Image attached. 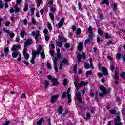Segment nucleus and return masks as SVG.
<instances>
[{
	"mask_svg": "<svg viewBox=\"0 0 125 125\" xmlns=\"http://www.w3.org/2000/svg\"><path fill=\"white\" fill-rule=\"evenodd\" d=\"M87 31L89 32V38L86 39L85 40V44H88L90 42V40H93L94 37V34H93V31H92V27L89 26L87 29Z\"/></svg>",
	"mask_w": 125,
	"mask_h": 125,
	"instance_id": "obj_1",
	"label": "nucleus"
},
{
	"mask_svg": "<svg viewBox=\"0 0 125 125\" xmlns=\"http://www.w3.org/2000/svg\"><path fill=\"white\" fill-rule=\"evenodd\" d=\"M28 9H29V4H28V3H25L24 7L23 8V11L24 12L28 11Z\"/></svg>",
	"mask_w": 125,
	"mask_h": 125,
	"instance_id": "obj_22",
	"label": "nucleus"
},
{
	"mask_svg": "<svg viewBox=\"0 0 125 125\" xmlns=\"http://www.w3.org/2000/svg\"><path fill=\"white\" fill-rule=\"evenodd\" d=\"M51 117H49L48 119V124L49 125H51Z\"/></svg>",
	"mask_w": 125,
	"mask_h": 125,
	"instance_id": "obj_62",
	"label": "nucleus"
},
{
	"mask_svg": "<svg viewBox=\"0 0 125 125\" xmlns=\"http://www.w3.org/2000/svg\"><path fill=\"white\" fill-rule=\"evenodd\" d=\"M90 67L89 66V64L88 63L85 64V68L86 69V70H88Z\"/></svg>",
	"mask_w": 125,
	"mask_h": 125,
	"instance_id": "obj_61",
	"label": "nucleus"
},
{
	"mask_svg": "<svg viewBox=\"0 0 125 125\" xmlns=\"http://www.w3.org/2000/svg\"><path fill=\"white\" fill-rule=\"evenodd\" d=\"M102 4H106L108 6L110 5V2H109V0H104L101 2Z\"/></svg>",
	"mask_w": 125,
	"mask_h": 125,
	"instance_id": "obj_20",
	"label": "nucleus"
},
{
	"mask_svg": "<svg viewBox=\"0 0 125 125\" xmlns=\"http://www.w3.org/2000/svg\"><path fill=\"white\" fill-rule=\"evenodd\" d=\"M114 125H123V124L122 123V122H118L117 121V120H115V122H114Z\"/></svg>",
	"mask_w": 125,
	"mask_h": 125,
	"instance_id": "obj_44",
	"label": "nucleus"
},
{
	"mask_svg": "<svg viewBox=\"0 0 125 125\" xmlns=\"http://www.w3.org/2000/svg\"><path fill=\"white\" fill-rule=\"evenodd\" d=\"M57 61H58V59L56 57L54 58L53 60L54 65H57Z\"/></svg>",
	"mask_w": 125,
	"mask_h": 125,
	"instance_id": "obj_48",
	"label": "nucleus"
},
{
	"mask_svg": "<svg viewBox=\"0 0 125 125\" xmlns=\"http://www.w3.org/2000/svg\"><path fill=\"white\" fill-rule=\"evenodd\" d=\"M71 95H67V97L68 99V103L70 104V103H72V97H71Z\"/></svg>",
	"mask_w": 125,
	"mask_h": 125,
	"instance_id": "obj_24",
	"label": "nucleus"
},
{
	"mask_svg": "<svg viewBox=\"0 0 125 125\" xmlns=\"http://www.w3.org/2000/svg\"><path fill=\"white\" fill-rule=\"evenodd\" d=\"M99 21H102V20H103L104 18H105V17H104V15L103 13H99Z\"/></svg>",
	"mask_w": 125,
	"mask_h": 125,
	"instance_id": "obj_25",
	"label": "nucleus"
},
{
	"mask_svg": "<svg viewBox=\"0 0 125 125\" xmlns=\"http://www.w3.org/2000/svg\"><path fill=\"white\" fill-rule=\"evenodd\" d=\"M116 59L118 60L122 58V55L120 53H117L116 55Z\"/></svg>",
	"mask_w": 125,
	"mask_h": 125,
	"instance_id": "obj_47",
	"label": "nucleus"
},
{
	"mask_svg": "<svg viewBox=\"0 0 125 125\" xmlns=\"http://www.w3.org/2000/svg\"><path fill=\"white\" fill-rule=\"evenodd\" d=\"M88 84V82L81 81L80 83H78L75 86L77 90H79L80 87H82L83 85L85 86Z\"/></svg>",
	"mask_w": 125,
	"mask_h": 125,
	"instance_id": "obj_5",
	"label": "nucleus"
},
{
	"mask_svg": "<svg viewBox=\"0 0 125 125\" xmlns=\"http://www.w3.org/2000/svg\"><path fill=\"white\" fill-rule=\"evenodd\" d=\"M36 8L35 7L32 8L31 10L30 11L31 12V14L32 15H34V14L35 13V10Z\"/></svg>",
	"mask_w": 125,
	"mask_h": 125,
	"instance_id": "obj_60",
	"label": "nucleus"
},
{
	"mask_svg": "<svg viewBox=\"0 0 125 125\" xmlns=\"http://www.w3.org/2000/svg\"><path fill=\"white\" fill-rule=\"evenodd\" d=\"M121 77L124 79V80H125V72H122L121 74Z\"/></svg>",
	"mask_w": 125,
	"mask_h": 125,
	"instance_id": "obj_64",
	"label": "nucleus"
},
{
	"mask_svg": "<svg viewBox=\"0 0 125 125\" xmlns=\"http://www.w3.org/2000/svg\"><path fill=\"white\" fill-rule=\"evenodd\" d=\"M35 41L36 42V43H39V34H36L35 36Z\"/></svg>",
	"mask_w": 125,
	"mask_h": 125,
	"instance_id": "obj_45",
	"label": "nucleus"
},
{
	"mask_svg": "<svg viewBox=\"0 0 125 125\" xmlns=\"http://www.w3.org/2000/svg\"><path fill=\"white\" fill-rule=\"evenodd\" d=\"M44 37L45 41H46V42H48V41H49V39L50 38V37H49V36H46V35H44Z\"/></svg>",
	"mask_w": 125,
	"mask_h": 125,
	"instance_id": "obj_57",
	"label": "nucleus"
},
{
	"mask_svg": "<svg viewBox=\"0 0 125 125\" xmlns=\"http://www.w3.org/2000/svg\"><path fill=\"white\" fill-rule=\"evenodd\" d=\"M86 116V118H85V121H87V120H89V119H90V117H91V115L89 113H87Z\"/></svg>",
	"mask_w": 125,
	"mask_h": 125,
	"instance_id": "obj_40",
	"label": "nucleus"
},
{
	"mask_svg": "<svg viewBox=\"0 0 125 125\" xmlns=\"http://www.w3.org/2000/svg\"><path fill=\"white\" fill-rule=\"evenodd\" d=\"M94 110H95V107H93V106H91L90 107V112L92 113H94Z\"/></svg>",
	"mask_w": 125,
	"mask_h": 125,
	"instance_id": "obj_53",
	"label": "nucleus"
},
{
	"mask_svg": "<svg viewBox=\"0 0 125 125\" xmlns=\"http://www.w3.org/2000/svg\"><path fill=\"white\" fill-rule=\"evenodd\" d=\"M23 54L25 58V59L27 60L29 59V58L30 57V55H29V54L27 53V49H23Z\"/></svg>",
	"mask_w": 125,
	"mask_h": 125,
	"instance_id": "obj_10",
	"label": "nucleus"
},
{
	"mask_svg": "<svg viewBox=\"0 0 125 125\" xmlns=\"http://www.w3.org/2000/svg\"><path fill=\"white\" fill-rule=\"evenodd\" d=\"M76 33L77 36H79V35H80L81 33H82V29H81V28H78L77 29Z\"/></svg>",
	"mask_w": 125,
	"mask_h": 125,
	"instance_id": "obj_28",
	"label": "nucleus"
},
{
	"mask_svg": "<svg viewBox=\"0 0 125 125\" xmlns=\"http://www.w3.org/2000/svg\"><path fill=\"white\" fill-rule=\"evenodd\" d=\"M65 20V19L64 18H62L61 19V21H59L58 24V27L60 28H61L63 25H64V21Z\"/></svg>",
	"mask_w": 125,
	"mask_h": 125,
	"instance_id": "obj_9",
	"label": "nucleus"
},
{
	"mask_svg": "<svg viewBox=\"0 0 125 125\" xmlns=\"http://www.w3.org/2000/svg\"><path fill=\"white\" fill-rule=\"evenodd\" d=\"M114 79L116 81H118V80H119V73L117 71L115 73Z\"/></svg>",
	"mask_w": 125,
	"mask_h": 125,
	"instance_id": "obj_29",
	"label": "nucleus"
},
{
	"mask_svg": "<svg viewBox=\"0 0 125 125\" xmlns=\"http://www.w3.org/2000/svg\"><path fill=\"white\" fill-rule=\"evenodd\" d=\"M65 113H63L62 114V117H65L66 115H67V114L69 113V111L68 110H65Z\"/></svg>",
	"mask_w": 125,
	"mask_h": 125,
	"instance_id": "obj_52",
	"label": "nucleus"
},
{
	"mask_svg": "<svg viewBox=\"0 0 125 125\" xmlns=\"http://www.w3.org/2000/svg\"><path fill=\"white\" fill-rule=\"evenodd\" d=\"M52 82L53 83V86H57V85H59V82H58L57 78H53L52 79Z\"/></svg>",
	"mask_w": 125,
	"mask_h": 125,
	"instance_id": "obj_7",
	"label": "nucleus"
},
{
	"mask_svg": "<svg viewBox=\"0 0 125 125\" xmlns=\"http://www.w3.org/2000/svg\"><path fill=\"white\" fill-rule=\"evenodd\" d=\"M78 63L80 64L81 63V61H82V55L79 53L77 56Z\"/></svg>",
	"mask_w": 125,
	"mask_h": 125,
	"instance_id": "obj_16",
	"label": "nucleus"
},
{
	"mask_svg": "<svg viewBox=\"0 0 125 125\" xmlns=\"http://www.w3.org/2000/svg\"><path fill=\"white\" fill-rule=\"evenodd\" d=\"M67 83H68V79H64L63 80V82L62 83V84L64 85V86H66V85H67Z\"/></svg>",
	"mask_w": 125,
	"mask_h": 125,
	"instance_id": "obj_37",
	"label": "nucleus"
},
{
	"mask_svg": "<svg viewBox=\"0 0 125 125\" xmlns=\"http://www.w3.org/2000/svg\"><path fill=\"white\" fill-rule=\"evenodd\" d=\"M41 54L42 59H45V54H44V51H42Z\"/></svg>",
	"mask_w": 125,
	"mask_h": 125,
	"instance_id": "obj_39",
	"label": "nucleus"
},
{
	"mask_svg": "<svg viewBox=\"0 0 125 125\" xmlns=\"http://www.w3.org/2000/svg\"><path fill=\"white\" fill-rule=\"evenodd\" d=\"M4 6V5L3 4V2L2 1V0H0V8L1 9H2Z\"/></svg>",
	"mask_w": 125,
	"mask_h": 125,
	"instance_id": "obj_43",
	"label": "nucleus"
},
{
	"mask_svg": "<svg viewBox=\"0 0 125 125\" xmlns=\"http://www.w3.org/2000/svg\"><path fill=\"white\" fill-rule=\"evenodd\" d=\"M98 34L100 35V36H103V31L101 28H98Z\"/></svg>",
	"mask_w": 125,
	"mask_h": 125,
	"instance_id": "obj_31",
	"label": "nucleus"
},
{
	"mask_svg": "<svg viewBox=\"0 0 125 125\" xmlns=\"http://www.w3.org/2000/svg\"><path fill=\"white\" fill-rule=\"evenodd\" d=\"M31 44H33V40H32V38H29L27 39L26 41L24 43V48L25 49V50L27 49L28 45H31Z\"/></svg>",
	"mask_w": 125,
	"mask_h": 125,
	"instance_id": "obj_4",
	"label": "nucleus"
},
{
	"mask_svg": "<svg viewBox=\"0 0 125 125\" xmlns=\"http://www.w3.org/2000/svg\"><path fill=\"white\" fill-rule=\"evenodd\" d=\"M63 64L64 65H67V66H69V65H70L69 63H68V60H67V59H66V58H63L62 59V60L61 61L59 67L60 70H62Z\"/></svg>",
	"mask_w": 125,
	"mask_h": 125,
	"instance_id": "obj_3",
	"label": "nucleus"
},
{
	"mask_svg": "<svg viewBox=\"0 0 125 125\" xmlns=\"http://www.w3.org/2000/svg\"><path fill=\"white\" fill-rule=\"evenodd\" d=\"M86 78H88V76H90V75H92V71L90 70L87 71V72L85 74Z\"/></svg>",
	"mask_w": 125,
	"mask_h": 125,
	"instance_id": "obj_32",
	"label": "nucleus"
},
{
	"mask_svg": "<svg viewBox=\"0 0 125 125\" xmlns=\"http://www.w3.org/2000/svg\"><path fill=\"white\" fill-rule=\"evenodd\" d=\"M11 50L12 51H15V52H17V51H18V50H17L16 47V45L15 44L13 45Z\"/></svg>",
	"mask_w": 125,
	"mask_h": 125,
	"instance_id": "obj_30",
	"label": "nucleus"
},
{
	"mask_svg": "<svg viewBox=\"0 0 125 125\" xmlns=\"http://www.w3.org/2000/svg\"><path fill=\"white\" fill-rule=\"evenodd\" d=\"M117 118H114V122H115V121H116V122H121V117L120 116L118 115Z\"/></svg>",
	"mask_w": 125,
	"mask_h": 125,
	"instance_id": "obj_46",
	"label": "nucleus"
},
{
	"mask_svg": "<svg viewBox=\"0 0 125 125\" xmlns=\"http://www.w3.org/2000/svg\"><path fill=\"white\" fill-rule=\"evenodd\" d=\"M82 58L83 60H85L86 58V56H85V53L83 52L82 53Z\"/></svg>",
	"mask_w": 125,
	"mask_h": 125,
	"instance_id": "obj_54",
	"label": "nucleus"
},
{
	"mask_svg": "<svg viewBox=\"0 0 125 125\" xmlns=\"http://www.w3.org/2000/svg\"><path fill=\"white\" fill-rule=\"evenodd\" d=\"M117 6L118 5H117V4H116V3H114L113 7V10H114V11H117V10H118V8H117Z\"/></svg>",
	"mask_w": 125,
	"mask_h": 125,
	"instance_id": "obj_41",
	"label": "nucleus"
},
{
	"mask_svg": "<svg viewBox=\"0 0 125 125\" xmlns=\"http://www.w3.org/2000/svg\"><path fill=\"white\" fill-rule=\"evenodd\" d=\"M12 56L13 58H16V57H17V56H18V53H17L16 52H13Z\"/></svg>",
	"mask_w": 125,
	"mask_h": 125,
	"instance_id": "obj_35",
	"label": "nucleus"
},
{
	"mask_svg": "<svg viewBox=\"0 0 125 125\" xmlns=\"http://www.w3.org/2000/svg\"><path fill=\"white\" fill-rule=\"evenodd\" d=\"M42 0H37V6L38 8L40 7V6L41 5V3H42Z\"/></svg>",
	"mask_w": 125,
	"mask_h": 125,
	"instance_id": "obj_33",
	"label": "nucleus"
},
{
	"mask_svg": "<svg viewBox=\"0 0 125 125\" xmlns=\"http://www.w3.org/2000/svg\"><path fill=\"white\" fill-rule=\"evenodd\" d=\"M47 27L49 30H52V26H51V23H50V22L48 23Z\"/></svg>",
	"mask_w": 125,
	"mask_h": 125,
	"instance_id": "obj_50",
	"label": "nucleus"
},
{
	"mask_svg": "<svg viewBox=\"0 0 125 125\" xmlns=\"http://www.w3.org/2000/svg\"><path fill=\"white\" fill-rule=\"evenodd\" d=\"M37 57H36L35 56L33 55L32 54V57L31 58V60L30 61V63L32 64V65H35V59H36V58Z\"/></svg>",
	"mask_w": 125,
	"mask_h": 125,
	"instance_id": "obj_19",
	"label": "nucleus"
},
{
	"mask_svg": "<svg viewBox=\"0 0 125 125\" xmlns=\"http://www.w3.org/2000/svg\"><path fill=\"white\" fill-rule=\"evenodd\" d=\"M110 114H112L113 115H117V116H119L120 115L119 113H117V111L116 109H111L110 111Z\"/></svg>",
	"mask_w": 125,
	"mask_h": 125,
	"instance_id": "obj_18",
	"label": "nucleus"
},
{
	"mask_svg": "<svg viewBox=\"0 0 125 125\" xmlns=\"http://www.w3.org/2000/svg\"><path fill=\"white\" fill-rule=\"evenodd\" d=\"M54 67L55 68V71L56 73H58V67L57 66V64L54 65Z\"/></svg>",
	"mask_w": 125,
	"mask_h": 125,
	"instance_id": "obj_55",
	"label": "nucleus"
},
{
	"mask_svg": "<svg viewBox=\"0 0 125 125\" xmlns=\"http://www.w3.org/2000/svg\"><path fill=\"white\" fill-rule=\"evenodd\" d=\"M59 39H60V41L62 42H66L68 41V39H67L65 37L60 36H59Z\"/></svg>",
	"mask_w": 125,
	"mask_h": 125,
	"instance_id": "obj_14",
	"label": "nucleus"
},
{
	"mask_svg": "<svg viewBox=\"0 0 125 125\" xmlns=\"http://www.w3.org/2000/svg\"><path fill=\"white\" fill-rule=\"evenodd\" d=\"M77 70H78V65H77V64H76L73 67V71L74 72V74H77Z\"/></svg>",
	"mask_w": 125,
	"mask_h": 125,
	"instance_id": "obj_38",
	"label": "nucleus"
},
{
	"mask_svg": "<svg viewBox=\"0 0 125 125\" xmlns=\"http://www.w3.org/2000/svg\"><path fill=\"white\" fill-rule=\"evenodd\" d=\"M9 124H10V121L8 120V121H6V122L5 123H3V125H9Z\"/></svg>",
	"mask_w": 125,
	"mask_h": 125,
	"instance_id": "obj_63",
	"label": "nucleus"
},
{
	"mask_svg": "<svg viewBox=\"0 0 125 125\" xmlns=\"http://www.w3.org/2000/svg\"><path fill=\"white\" fill-rule=\"evenodd\" d=\"M59 97V95L56 94L55 95H53L51 96L50 102L51 103H55L56 101L58 100V98Z\"/></svg>",
	"mask_w": 125,
	"mask_h": 125,
	"instance_id": "obj_6",
	"label": "nucleus"
},
{
	"mask_svg": "<svg viewBox=\"0 0 125 125\" xmlns=\"http://www.w3.org/2000/svg\"><path fill=\"white\" fill-rule=\"evenodd\" d=\"M113 44V41L111 40H109L108 42H106V44H105L106 46H109V45H112Z\"/></svg>",
	"mask_w": 125,
	"mask_h": 125,
	"instance_id": "obj_36",
	"label": "nucleus"
},
{
	"mask_svg": "<svg viewBox=\"0 0 125 125\" xmlns=\"http://www.w3.org/2000/svg\"><path fill=\"white\" fill-rule=\"evenodd\" d=\"M58 113L59 114V115H61V114H62V113H63V107L62 106V105H60L58 109Z\"/></svg>",
	"mask_w": 125,
	"mask_h": 125,
	"instance_id": "obj_17",
	"label": "nucleus"
},
{
	"mask_svg": "<svg viewBox=\"0 0 125 125\" xmlns=\"http://www.w3.org/2000/svg\"><path fill=\"white\" fill-rule=\"evenodd\" d=\"M103 71V74L104 76H108L109 75V72H108V69L106 67H102V68Z\"/></svg>",
	"mask_w": 125,
	"mask_h": 125,
	"instance_id": "obj_11",
	"label": "nucleus"
},
{
	"mask_svg": "<svg viewBox=\"0 0 125 125\" xmlns=\"http://www.w3.org/2000/svg\"><path fill=\"white\" fill-rule=\"evenodd\" d=\"M51 11L53 13H55V11H56V8L54 7H51Z\"/></svg>",
	"mask_w": 125,
	"mask_h": 125,
	"instance_id": "obj_59",
	"label": "nucleus"
},
{
	"mask_svg": "<svg viewBox=\"0 0 125 125\" xmlns=\"http://www.w3.org/2000/svg\"><path fill=\"white\" fill-rule=\"evenodd\" d=\"M56 44L59 47L61 48L62 46H63V42H62L58 41L56 42Z\"/></svg>",
	"mask_w": 125,
	"mask_h": 125,
	"instance_id": "obj_23",
	"label": "nucleus"
},
{
	"mask_svg": "<svg viewBox=\"0 0 125 125\" xmlns=\"http://www.w3.org/2000/svg\"><path fill=\"white\" fill-rule=\"evenodd\" d=\"M111 35L109 34L108 33H105V39L107 40L108 39H111Z\"/></svg>",
	"mask_w": 125,
	"mask_h": 125,
	"instance_id": "obj_49",
	"label": "nucleus"
},
{
	"mask_svg": "<svg viewBox=\"0 0 125 125\" xmlns=\"http://www.w3.org/2000/svg\"><path fill=\"white\" fill-rule=\"evenodd\" d=\"M64 46H65V48H69V47L71 46V45H70V44L69 43H65Z\"/></svg>",
	"mask_w": 125,
	"mask_h": 125,
	"instance_id": "obj_58",
	"label": "nucleus"
},
{
	"mask_svg": "<svg viewBox=\"0 0 125 125\" xmlns=\"http://www.w3.org/2000/svg\"><path fill=\"white\" fill-rule=\"evenodd\" d=\"M42 52L41 51H32V55L37 57V55H39V54H41Z\"/></svg>",
	"mask_w": 125,
	"mask_h": 125,
	"instance_id": "obj_13",
	"label": "nucleus"
},
{
	"mask_svg": "<svg viewBox=\"0 0 125 125\" xmlns=\"http://www.w3.org/2000/svg\"><path fill=\"white\" fill-rule=\"evenodd\" d=\"M83 49V44L82 42H80L78 44V50L79 51H82Z\"/></svg>",
	"mask_w": 125,
	"mask_h": 125,
	"instance_id": "obj_12",
	"label": "nucleus"
},
{
	"mask_svg": "<svg viewBox=\"0 0 125 125\" xmlns=\"http://www.w3.org/2000/svg\"><path fill=\"white\" fill-rule=\"evenodd\" d=\"M67 97V93L66 92H64L62 94V99H65Z\"/></svg>",
	"mask_w": 125,
	"mask_h": 125,
	"instance_id": "obj_34",
	"label": "nucleus"
},
{
	"mask_svg": "<svg viewBox=\"0 0 125 125\" xmlns=\"http://www.w3.org/2000/svg\"><path fill=\"white\" fill-rule=\"evenodd\" d=\"M20 36L21 38L25 37V30L23 29L21 31Z\"/></svg>",
	"mask_w": 125,
	"mask_h": 125,
	"instance_id": "obj_27",
	"label": "nucleus"
},
{
	"mask_svg": "<svg viewBox=\"0 0 125 125\" xmlns=\"http://www.w3.org/2000/svg\"><path fill=\"white\" fill-rule=\"evenodd\" d=\"M47 68L49 70H52V67H51V64L49 62H47Z\"/></svg>",
	"mask_w": 125,
	"mask_h": 125,
	"instance_id": "obj_42",
	"label": "nucleus"
},
{
	"mask_svg": "<svg viewBox=\"0 0 125 125\" xmlns=\"http://www.w3.org/2000/svg\"><path fill=\"white\" fill-rule=\"evenodd\" d=\"M49 52L51 56H54V52H55V50H51L49 51Z\"/></svg>",
	"mask_w": 125,
	"mask_h": 125,
	"instance_id": "obj_56",
	"label": "nucleus"
},
{
	"mask_svg": "<svg viewBox=\"0 0 125 125\" xmlns=\"http://www.w3.org/2000/svg\"><path fill=\"white\" fill-rule=\"evenodd\" d=\"M23 24L24 25H25V26H27V25H28V20H27V19H25L23 20Z\"/></svg>",
	"mask_w": 125,
	"mask_h": 125,
	"instance_id": "obj_51",
	"label": "nucleus"
},
{
	"mask_svg": "<svg viewBox=\"0 0 125 125\" xmlns=\"http://www.w3.org/2000/svg\"><path fill=\"white\" fill-rule=\"evenodd\" d=\"M44 121V118L42 117L40 118V119L37 122L36 125H42V122Z\"/></svg>",
	"mask_w": 125,
	"mask_h": 125,
	"instance_id": "obj_15",
	"label": "nucleus"
},
{
	"mask_svg": "<svg viewBox=\"0 0 125 125\" xmlns=\"http://www.w3.org/2000/svg\"><path fill=\"white\" fill-rule=\"evenodd\" d=\"M50 15V18L52 21H54V19H55V18L54 17V15L52 13H49Z\"/></svg>",
	"mask_w": 125,
	"mask_h": 125,
	"instance_id": "obj_26",
	"label": "nucleus"
},
{
	"mask_svg": "<svg viewBox=\"0 0 125 125\" xmlns=\"http://www.w3.org/2000/svg\"><path fill=\"white\" fill-rule=\"evenodd\" d=\"M75 95L77 98V100L80 103H83V98H82V94L81 93H76L75 94Z\"/></svg>",
	"mask_w": 125,
	"mask_h": 125,
	"instance_id": "obj_8",
	"label": "nucleus"
},
{
	"mask_svg": "<svg viewBox=\"0 0 125 125\" xmlns=\"http://www.w3.org/2000/svg\"><path fill=\"white\" fill-rule=\"evenodd\" d=\"M49 85V82L48 80H45L44 81V88L45 89H47V87Z\"/></svg>",
	"mask_w": 125,
	"mask_h": 125,
	"instance_id": "obj_21",
	"label": "nucleus"
},
{
	"mask_svg": "<svg viewBox=\"0 0 125 125\" xmlns=\"http://www.w3.org/2000/svg\"><path fill=\"white\" fill-rule=\"evenodd\" d=\"M99 89L100 90H101L102 93H100L99 94V96H100L101 97H103V96H104V94L105 95L108 94V93H110V91H107L106 90V87L103 86H100L99 87Z\"/></svg>",
	"mask_w": 125,
	"mask_h": 125,
	"instance_id": "obj_2",
	"label": "nucleus"
}]
</instances>
